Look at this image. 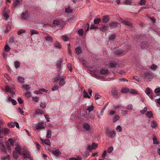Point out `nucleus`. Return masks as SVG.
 Returning a JSON list of instances; mask_svg holds the SVG:
<instances>
[{
  "mask_svg": "<svg viewBox=\"0 0 160 160\" xmlns=\"http://www.w3.org/2000/svg\"><path fill=\"white\" fill-rule=\"evenodd\" d=\"M15 149L18 152L20 155H23L24 158H30L31 156H30L28 152L27 151L25 147L23 148L22 149L18 146L16 147Z\"/></svg>",
  "mask_w": 160,
  "mask_h": 160,
  "instance_id": "1",
  "label": "nucleus"
},
{
  "mask_svg": "<svg viewBox=\"0 0 160 160\" xmlns=\"http://www.w3.org/2000/svg\"><path fill=\"white\" fill-rule=\"evenodd\" d=\"M141 76L144 79H150L153 77L152 72L149 71L142 72L141 73Z\"/></svg>",
  "mask_w": 160,
  "mask_h": 160,
  "instance_id": "2",
  "label": "nucleus"
},
{
  "mask_svg": "<svg viewBox=\"0 0 160 160\" xmlns=\"http://www.w3.org/2000/svg\"><path fill=\"white\" fill-rule=\"evenodd\" d=\"M22 0H13L12 8H18L22 7Z\"/></svg>",
  "mask_w": 160,
  "mask_h": 160,
  "instance_id": "3",
  "label": "nucleus"
},
{
  "mask_svg": "<svg viewBox=\"0 0 160 160\" xmlns=\"http://www.w3.org/2000/svg\"><path fill=\"white\" fill-rule=\"evenodd\" d=\"M14 141L12 139L10 138L8 139V141L5 142L6 146L8 148V149L10 150L11 149L10 147L12 146L13 145Z\"/></svg>",
  "mask_w": 160,
  "mask_h": 160,
  "instance_id": "4",
  "label": "nucleus"
},
{
  "mask_svg": "<svg viewBox=\"0 0 160 160\" xmlns=\"http://www.w3.org/2000/svg\"><path fill=\"white\" fill-rule=\"evenodd\" d=\"M29 11L26 10L24 12H23L21 14V18L22 20H26L29 16Z\"/></svg>",
  "mask_w": 160,
  "mask_h": 160,
  "instance_id": "5",
  "label": "nucleus"
},
{
  "mask_svg": "<svg viewBox=\"0 0 160 160\" xmlns=\"http://www.w3.org/2000/svg\"><path fill=\"white\" fill-rule=\"evenodd\" d=\"M146 93L149 96V98L153 99L154 96L153 95V92L152 89L149 88H146L145 90Z\"/></svg>",
  "mask_w": 160,
  "mask_h": 160,
  "instance_id": "6",
  "label": "nucleus"
},
{
  "mask_svg": "<svg viewBox=\"0 0 160 160\" xmlns=\"http://www.w3.org/2000/svg\"><path fill=\"white\" fill-rule=\"evenodd\" d=\"M106 133L108 136L109 137L112 138L114 137L116 135V132L115 131H110L108 128H107L106 129Z\"/></svg>",
  "mask_w": 160,
  "mask_h": 160,
  "instance_id": "7",
  "label": "nucleus"
},
{
  "mask_svg": "<svg viewBox=\"0 0 160 160\" xmlns=\"http://www.w3.org/2000/svg\"><path fill=\"white\" fill-rule=\"evenodd\" d=\"M5 89L7 92H9L11 93V95L12 96L14 94V89L10 87L8 85H7L5 87Z\"/></svg>",
  "mask_w": 160,
  "mask_h": 160,
  "instance_id": "8",
  "label": "nucleus"
},
{
  "mask_svg": "<svg viewBox=\"0 0 160 160\" xmlns=\"http://www.w3.org/2000/svg\"><path fill=\"white\" fill-rule=\"evenodd\" d=\"M118 22L111 21L109 24V26L111 28H115L118 27Z\"/></svg>",
  "mask_w": 160,
  "mask_h": 160,
  "instance_id": "9",
  "label": "nucleus"
},
{
  "mask_svg": "<svg viewBox=\"0 0 160 160\" xmlns=\"http://www.w3.org/2000/svg\"><path fill=\"white\" fill-rule=\"evenodd\" d=\"M46 124L43 122L39 123L36 126V128L37 130H38L40 129H44L45 128Z\"/></svg>",
  "mask_w": 160,
  "mask_h": 160,
  "instance_id": "10",
  "label": "nucleus"
},
{
  "mask_svg": "<svg viewBox=\"0 0 160 160\" xmlns=\"http://www.w3.org/2000/svg\"><path fill=\"white\" fill-rule=\"evenodd\" d=\"M148 46V43L146 42H143L141 44V47L142 49H146Z\"/></svg>",
  "mask_w": 160,
  "mask_h": 160,
  "instance_id": "11",
  "label": "nucleus"
},
{
  "mask_svg": "<svg viewBox=\"0 0 160 160\" xmlns=\"http://www.w3.org/2000/svg\"><path fill=\"white\" fill-rule=\"evenodd\" d=\"M8 12L9 11L6 8H5L3 12V16L6 19H7L9 17Z\"/></svg>",
  "mask_w": 160,
  "mask_h": 160,
  "instance_id": "12",
  "label": "nucleus"
},
{
  "mask_svg": "<svg viewBox=\"0 0 160 160\" xmlns=\"http://www.w3.org/2000/svg\"><path fill=\"white\" fill-rule=\"evenodd\" d=\"M52 153L57 157H58L61 154V152L59 149L52 151Z\"/></svg>",
  "mask_w": 160,
  "mask_h": 160,
  "instance_id": "13",
  "label": "nucleus"
},
{
  "mask_svg": "<svg viewBox=\"0 0 160 160\" xmlns=\"http://www.w3.org/2000/svg\"><path fill=\"white\" fill-rule=\"evenodd\" d=\"M116 36L115 34H113L111 35L109 38L108 42L112 43L114 42V39L116 38Z\"/></svg>",
  "mask_w": 160,
  "mask_h": 160,
  "instance_id": "14",
  "label": "nucleus"
},
{
  "mask_svg": "<svg viewBox=\"0 0 160 160\" xmlns=\"http://www.w3.org/2000/svg\"><path fill=\"white\" fill-rule=\"evenodd\" d=\"M83 128L85 131H88L90 129L89 125L87 123H85L83 125Z\"/></svg>",
  "mask_w": 160,
  "mask_h": 160,
  "instance_id": "15",
  "label": "nucleus"
},
{
  "mask_svg": "<svg viewBox=\"0 0 160 160\" xmlns=\"http://www.w3.org/2000/svg\"><path fill=\"white\" fill-rule=\"evenodd\" d=\"M102 27L99 28V29L100 31H102V32H105L108 30V26L103 25H102Z\"/></svg>",
  "mask_w": 160,
  "mask_h": 160,
  "instance_id": "16",
  "label": "nucleus"
},
{
  "mask_svg": "<svg viewBox=\"0 0 160 160\" xmlns=\"http://www.w3.org/2000/svg\"><path fill=\"white\" fill-rule=\"evenodd\" d=\"M121 22L122 23H123V24L126 25L128 26H132V24L128 21L123 20L122 19H121Z\"/></svg>",
  "mask_w": 160,
  "mask_h": 160,
  "instance_id": "17",
  "label": "nucleus"
},
{
  "mask_svg": "<svg viewBox=\"0 0 160 160\" xmlns=\"http://www.w3.org/2000/svg\"><path fill=\"white\" fill-rule=\"evenodd\" d=\"M109 18L108 16H103L102 18L103 22L104 23H107L109 20Z\"/></svg>",
  "mask_w": 160,
  "mask_h": 160,
  "instance_id": "18",
  "label": "nucleus"
},
{
  "mask_svg": "<svg viewBox=\"0 0 160 160\" xmlns=\"http://www.w3.org/2000/svg\"><path fill=\"white\" fill-rule=\"evenodd\" d=\"M62 63V60L61 59L57 61L56 67L57 68H59Z\"/></svg>",
  "mask_w": 160,
  "mask_h": 160,
  "instance_id": "19",
  "label": "nucleus"
},
{
  "mask_svg": "<svg viewBox=\"0 0 160 160\" xmlns=\"http://www.w3.org/2000/svg\"><path fill=\"white\" fill-rule=\"evenodd\" d=\"M145 114L149 118H153V113L152 111H148Z\"/></svg>",
  "mask_w": 160,
  "mask_h": 160,
  "instance_id": "20",
  "label": "nucleus"
},
{
  "mask_svg": "<svg viewBox=\"0 0 160 160\" xmlns=\"http://www.w3.org/2000/svg\"><path fill=\"white\" fill-rule=\"evenodd\" d=\"M2 141L0 140V148L2 151L5 152L6 151L5 147L2 143Z\"/></svg>",
  "mask_w": 160,
  "mask_h": 160,
  "instance_id": "21",
  "label": "nucleus"
},
{
  "mask_svg": "<svg viewBox=\"0 0 160 160\" xmlns=\"http://www.w3.org/2000/svg\"><path fill=\"white\" fill-rule=\"evenodd\" d=\"M19 154V153L16 150V151L13 152V157L16 159L18 158Z\"/></svg>",
  "mask_w": 160,
  "mask_h": 160,
  "instance_id": "22",
  "label": "nucleus"
},
{
  "mask_svg": "<svg viewBox=\"0 0 160 160\" xmlns=\"http://www.w3.org/2000/svg\"><path fill=\"white\" fill-rule=\"evenodd\" d=\"M108 69H102L100 70V73L102 74H108Z\"/></svg>",
  "mask_w": 160,
  "mask_h": 160,
  "instance_id": "23",
  "label": "nucleus"
},
{
  "mask_svg": "<svg viewBox=\"0 0 160 160\" xmlns=\"http://www.w3.org/2000/svg\"><path fill=\"white\" fill-rule=\"evenodd\" d=\"M52 134V132L50 130H48L47 131L46 138H51Z\"/></svg>",
  "mask_w": 160,
  "mask_h": 160,
  "instance_id": "24",
  "label": "nucleus"
},
{
  "mask_svg": "<svg viewBox=\"0 0 160 160\" xmlns=\"http://www.w3.org/2000/svg\"><path fill=\"white\" fill-rule=\"evenodd\" d=\"M17 79L18 82L20 83H23L24 82V79L22 77L19 76Z\"/></svg>",
  "mask_w": 160,
  "mask_h": 160,
  "instance_id": "25",
  "label": "nucleus"
},
{
  "mask_svg": "<svg viewBox=\"0 0 160 160\" xmlns=\"http://www.w3.org/2000/svg\"><path fill=\"white\" fill-rule=\"evenodd\" d=\"M65 81L64 80V79L63 78H62L59 81V84L60 86L62 87L65 84Z\"/></svg>",
  "mask_w": 160,
  "mask_h": 160,
  "instance_id": "26",
  "label": "nucleus"
},
{
  "mask_svg": "<svg viewBox=\"0 0 160 160\" xmlns=\"http://www.w3.org/2000/svg\"><path fill=\"white\" fill-rule=\"evenodd\" d=\"M75 51L76 53L78 55L79 54L82 52V50L79 47L76 48L75 49Z\"/></svg>",
  "mask_w": 160,
  "mask_h": 160,
  "instance_id": "27",
  "label": "nucleus"
},
{
  "mask_svg": "<svg viewBox=\"0 0 160 160\" xmlns=\"http://www.w3.org/2000/svg\"><path fill=\"white\" fill-rule=\"evenodd\" d=\"M45 39L46 41H48L52 42V38L49 35H47L45 37Z\"/></svg>",
  "mask_w": 160,
  "mask_h": 160,
  "instance_id": "28",
  "label": "nucleus"
},
{
  "mask_svg": "<svg viewBox=\"0 0 160 160\" xmlns=\"http://www.w3.org/2000/svg\"><path fill=\"white\" fill-rule=\"evenodd\" d=\"M111 92L112 95H113L114 96H117L118 94V92L117 90H116L115 89H112L111 91Z\"/></svg>",
  "mask_w": 160,
  "mask_h": 160,
  "instance_id": "29",
  "label": "nucleus"
},
{
  "mask_svg": "<svg viewBox=\"0 0 160 160\" xmlns=\"http://www.w3.org/2000/svg\"><path fill=\"white\" fill-rule=\"evenodd\" d=\"M94 107L93 106H87V108L86 110L88 111L89 112H91L92 111H93L94 109Z\"/></svg>",
  "mask_w": 160,
  "mask_h": 160,
  "instance_id": "30",
  "label": "nucleus"
},
{
  "mask_svg": "<svg viewBox=\"0 0 160 160\" xmlns=\"http://www.w3.org/2000/svg\"><path fill=\"white\" fill-rule=\"evenodd\" d=\"M30 32L31 35H32L33 34H38L39 33V32L37 30L34 29H32L30 30Z\"/></svg>",
  "mask_w": 160,
  "mask_h": 160,
  "instance_id": "31",
  "label": "nucleus"
},
{
  "mask_svg": "<svg viewBox=\"0 0 160 160\" xmlns=\"http://www.w3.org/2000/svg\"><path fill=\"white\" fill-rule=\"evenodd\" d=\"M115 53L116 55H118L122 56V55H123V54H122V52L121 50H116L115 51Z\"/></svg>",
  "mask_w": 160,
  "mask_h": 160,
  "instance_id": "32",
  "label": "nucleus"
},
{
  "mask_svg": "<svg viewBox=\"0 0 160 160\" xmlns=\"http://www.w3.org/2000/svg\"><path fill=\"white\" fill-rule=\"evenodd\" d=\"M129 88H122V89L121 92L122 93H126L127 92H129Z\"/></svg>",
  "mask_w": 160,
  "mask_h": 160,
  "instance_id": "33",
  "label": "nucleus"
},
{
  "mask_svg": "<svg viewBox=\"0 0 160 160\" xmlns=\"http://www.w3.org/2000/svg\"><path fill=\"white\" fill-rule=\"evenodd\" d=\"M101 21V19L99 18H96L94 20V24H97L99 23Z\"/></svg>",
  "mask_w": 160,
  "mask_h": 160,
  "instance_id": "34",
  "label": "nucleus"
},
{
  "mask_svg": "<svg viewBox=\"0 0 160 160\" xmlns=\"http://www.w3.org/2000/svg\"><path fill=\"white\" fill-rule=\"evenodd\" d=\"M72 10L69 7L66 8L65 12L67 13H71Z\"/></svg>",
  "mask_w": 160,
  "mask_h": 160,
  "instance_id": "35",
  "label": "nucleus"
},
{
  "mask_svg": "<svg viewBox=\"0 0 160 160\" xmlns=\"http://www.w3.org/2000/svg\"><path fill=\"white\" fill-rule=\"evenodd\" d=\"M132 0H124L123 3L126 5H131Z\"/></svg>",
  "mask_w": 160,
  "mask_h": 160,
  "instance_id": "36",
  "label": "nucleus"
},
{
  "mask_svg": "<svg viewBox=\"0 0 160 160\" xmlns=\"http://www.w3.org/2000/svg\"><path fill=\"white\" fill-rule=\"evenodd\" d=\"M83 94L84 98H89L90 97V96L88 95L87 92L85 91V90H84L83 92Z\"/></svg>",
  "mask_w": 160,
  "mask_h": 160,
  "instance_id": "37",
  "label": "nucleus"
},
{
  "mask_svg": "<svg viewBox=\"0 0 160 160\" xmlns=\"http://www.w3.org/2000/svg\"><path fill=\"white\" fill-rule=\"evenodd\" d=\"M60 79L61 76L59 75H58L54 78V82H58Z\"/></svg>",
  "mask_w": 160,
  "mask_h": 160,
  "instance_id": "38",
  "label": "nucleus"
},
{
  "mask_svg": "<svg viewBox=\"0 0 160 160\" xmlns=\"http://www.w3.org/2000/svg\"><path fill=\"white\" fill-rule=\"evenodd\" d=\"M20 63L19 61H16L14 62V66L16 68H17L20 66Z\"/></svg>",
  "mask_w": 160,
  "mask_h": 160,
  "instance_id": "39",
  "label": "nucleus"
},
{
  "mask_svg": "<svg viewBox=\"0 0 160 160\" xmlns=\"http://www.w3.org/2000/svg\"><path fill=\"white\" fill-rule=\"evenodd\" d=\"M119 116L118 115H115L113 118V119H112L113 122H116L117 120L119 119Z\"/></svg>",
  "mask_w": 160,
  "mask_h": 160,
  "instance_id": "40",
  "label": "nucleus"
},
{
  "mask_svg": "<svg viewBox=\"0 0 160 160\" xmlns=\"http://www.w3.org/2000/svg\"><path fill=\"white\" fill-rule=\"evenodd\" d=\"M22 87L26 90H28L31 88L30 85H24Z\"/></svg>",
  "mask_w": 160,
  "mask_h": 160,
  "instance_id": "41",
  "label": "nucleus"
},
{
  "mask_svg": "<svg viewBox=\"0 0 160 160\" xmlns=\"http://www.w3.org/2000/svg\"><path fill=\"white\" fill-rule=\"evenodd\" d=\"M158 68V66L157 65L153 64L150 67V68L151 69L155 70Z\"/></svg>",
  "mask_w": 160,
  "mask_h": 160,
  "instance_id": "42",
  "label": "nucleus"
},
{
  "mask_svg": "<svg viewBox=\"0 0 160 160\" xmlns=\"http://www.w3.org/2000/svg\"><path fill=\"white\" fill-rule=\"evenodd\" d=\"M53 24L55 25H58L60 24V22L59 20H54L53 22Z\"/></svg>",
  "mask_w": 160,
  "mask_h": 160,
  "instance_id": "43",
  "label": "nucleus"
},
{
  "mask_svg": "<svg viewBox=\"0 0 160 160\" xmlns=\"http://www.w3.org/2000/svg\"><path fill=\"white\" fill-rule=\"evenodd\" d=\"M62 40L64 41H67L68 40L69 38L67 36L65 35H62Z\"/></svg>",
  "mask_w": 160,
  "mask_h": 160,
  "instance_id": "44",
  "label": "nucleus"
},
{
  "mask_svg": "<svg viewBox=\"0 0 160 160\" xmlns=\"http://www.w3.org/2000/svg\"><path fill=\"white\" fill-rule=\"evenodd\" d=\"M15 122H11L8 124V126L10 128H14L15 126Z\"/></svg>",
  "mask_w": 160,
  "mask_h": 160,
  "instance_id": "45",
  "label": "nucleus"
},
{
  "mask_svg": "<svg viewBox=\"0 0 160 160\" xmlns=\"http://www.w3.org/2000/svg\"><path fill=\"white\" fill-rule=\"evenodd\" d=\"M69 160H82V158L79 157H78L77 158L73 157L70 158Z\"/></svg>",
  "mask_w": 160,
  "mask_h": 160,
  "instance_id": "46",
  "label": "nucleus"
},
{
  "mask_svg": "<svg viewBox=\"0 0 160 160\" xmlns=\"http://www.w3.org/2000/svg\"><path fill=\"white\" fill-rule=\"evenodd\" d=\"M151 126L153 128H155L157 126L156 122L153 121H152L151 122Z\"/></svg>",
  "mask_w": 160,
  "mask_h": 160,
  "instance_id": "47",
  "label": "nucleus"
},
{
  "mask_svg": "<svg viewBox=\"0 0 160 160\" xmlns=\"http://www.w3.org/2000/svg\"><path fill=\"white\" fill-rule=\"evenodd\" d=\"M55 46L57 48H61V45L59 42H55Z\"/></svg>",
  "mask_w": 160,
  "mask_h": 160,
  "instance_id": "48",
  "label": "nucleus"
},
{
  "mask_svg": "<svg viewBox=\"0 0 160 160\" xmlns=\"http://www.w3.org/2000/svg\"><path fill=\"white\" fill-rule=\"evenodd\" d=\"M5 50L7 52H9L10 50V48L8 45L5 46L4 47Z\"/></svg>",
  "mask_w": 160,
  "mask_h": 160,
  "instance_id": "49",
  "label": "nucleus"
},
{
  "mask_svg": "<svg viewBox=\"0 0 160 160\" xmlns=\"http://www.w3.org/2000/svg\"><path fill=\"white\" fill-rule=\"evenodd\" d=\"M147 108L146 107H145L143 110L140 111V112L142 114H144L147 111Z\"/></svg>",
  "mask_w": 160,
  "mask_h": 160,
  "instance_id": "50",
  "label": "nucleus"
},
{
  "mask_svg": "<svg viewBox=\"0 0 160 160\" xmlns=\"http://www.w3.org/2000/svg\"><path fill=\"white\" fill-rule=\"evenodd\" d=\"M25 32V30H24V29H20L19 30H18V35H20L22 33H24Z\"/></svg>",
  "mask_w": 160,
  "mask_h": 160,
  "instance_id": "51",
  "label": "nucleus"
},
{
  "mask_svg": "<svg viewBox=\"0 0 160 160\" xmlns=\"http://www.w3.org/2000/svg\"><path fill=\"white\" fill-rule=\"evenodd\" d=\"M78 33L80 35L83 36V30L82 29V28L78 30Z\"/></svg>",
  "mask_w": 160,
  "mask_h": 160,
  "instance_id": "52",
  "label": "nucleus"
},
{
  "mask_svg": "<svg viewBox=\"0 0 160 160\" xmlns=\"http://www.w3.org/2000/svg\"><path fill=\"white\" fill-rule=\"evenodd\" d=\"M32 99L33 101L36 102H38L39 100V98L37 97H32Z\"/></svg>",
  "mask_w": 160,
  "mask_h": 160,
  "instance_id": "53",
  "label": "nucleus"
},
{
  "mask_svg": "<svg viewBox=\"0 0 160 160\" xmlns=\"http://www.w3.org/2000/svg\"><path fill=\"white\" fill-rule=\"evenodd\" d=\"M67 67L70 72L72 71V69L71 63H68L67 65Z\"/></svg>",
  "mask_w": 160,
  "mask_h": 160,
  "instance_id": "54",
  "label": "nucleus"
},
{
  "mask_svg": "<svg viewBox=\"0 0 160 160\" xmlns=\"http://www.w3.org/2000/svg\"><path fill=\"white\" fill-rule=\"evenodd\" d=\"M113 150V147L112 146H110L108 149L107 152L108 153H110Z\"/></svg>",
  "mask_w": 160,
  "mask_h": 160,
  "instance_id": "55",
  "label": "nucleus"
},
{
  "mask_svg": "<svg viewBox=\"0 0 160 160\" xmlns=\"http://www.w3.org/2000/svg\"><path fill=\"white\" fill-rule=\"evenodd\" d=\"M44 142L45 144L49 145L50 144V140L48 139H46L44 141Z\"/></svg>",
  "mask_w": 160,
  "mask_h": 160,
  "instance_id": "56",
  "label": "nucleus"
},
{
  "mask_svg": "<svg viewBox=\"0 0 160 160\" xmlns=\"http://www.w3.org/2000/svg\"><path fill=\"white\" fill-rule=\"evenodd\" d=\"M46 102H41L40 106L41 108H44L46 107Z\"/></svg>",
  "mask_w": 160,
  "mask_h": 160,
  "instance_id": "57",
  "label": "nucleus"
},
{
  "mask_svg": "<svg viewBox=\"0 0 160 160\" xmlns=\"http://www.w3.org/2000/svg\"><path fill=\"white\" fill-rule=\"evenodd\" d=\"M36 112L38 114L43 113V111L39 109H38L36 110Z\"/></svg>",
  "mask_w": 160,
  "mask_h": 160,
  "instance_id": "58",
  "label": "nucleus"
},
{
  "mask_svg": "<svg viewBox=\"0 0 160 160\" xmlns=\"http://www.w3.org/2000/svg\"><path fill=\"white\" fill-rule=\"evenodd\" d=\"M92 149H95L98 147V145L96 144L95 143H92Z\"/></svg>",
  "mask_w": 160,
  "mask_h": 160,
  "instance_id": "59",
  "label": "nucleus"
},
{
  "mask_svg": "<svg viewBox=\"0 0 160 160\" xmlns=\"http://www.w3.org/2000/svg\"><path fill=\"white\" fill-rule=\"evenodd\" d=\"M130 93H133V94H137V92L134 89H131L129 91Z\"/></svg>",
  "mask_w": 160,
  "mask_h": 160,
  "instance_id": "60",
  "label": "nucleus"
},
{
  "mask_svg": "<svg viewBox=\"0 0 160 160\" xmlns=\"http://www.w3.org/2000/svg\"><path fill=\"white\" fill-rule=\"evenodd\" d=\"M146 4V1L145 0H141L140 2L139 3V4L140 5H145Z\"/></svg>",
  "mask_w": 160,
  "mask_h": 160,
  "instance_id": "61",
  "label": "nucleus"
},
{
  "mask_svg": "<svg viewBox=\"0 0 160 160\" xmlns=\"http://www.w3.org/2000/svg\"><path fill=\"white\" fill-rule=\"evenodd\" d=\"M133 79H135L136 81L138 82H140L141 81L139 79V78L137 77V76H133Z\"/></svg>",
  "mask_w": 160,
  "mask_h": 160,
  "instance_id": "62",
  "label": "nucleus"
},
{
  "mask_svg": "<svg viewBox=\"0 0 160 160\" xmlns=\"http://www.w3.org/2000/svg\"><path fill=\"white\" fill-rule=\"evenodd\" d=\"M59 88V87L58 85H55L54 87H53L52 89V90L53 91H55Z\"/></svg>",
  "mask_w": 160,
  "mask_h": 160,
  "instance_id": "63",
  "label": "nucleus"
},
{
  "mask_svg": "<svg viewBox=\"0 0 160 160\" xmlns=\"http://www.w3.org/2000/svg\"><path fill=\"white\" fill-rule=\"evenodd\" d=\"M154 92L156 93H160V88H156L154 90Z\"/></svg>",
  "mask_w": 160,
  "mask_h": 160,
  "instance_id": "64",
  "label": "nucleus"
}]
</instances>
